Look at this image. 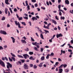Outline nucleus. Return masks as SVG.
Wrapping results in <instances>:
<instances>
[{"label":"nucleus","mask_w":73,"mask_h":73,"mask_svg":"<svg viewBox=\"0 0 73 73\" xmlns=\"http://www.w3.org/2000/svg\"><path fill=\"white\" fill-rule=\"evenodd\" d=\"M7 69H7V71L8 72H10V69L9 68H12V65L9 62H8L7 63Z\"/></svg>","instance_id":"1"},{"label":"nucleus","mask_w":73,"mask_h":73,"mask_svg":"<svg viewBox=\"0 0 73 73\" xmlns=\"http://www.w3.org/2000/svg\"><path fill=\"white\" fill-rule=\"evenodd\" d=\"M0 65L3 66V67H5V63L2 60L0 59Z\"/></svg>","instance_id":"2"},{"label":"nucleus","mask_w":73,"mask_h":73,"mask_svg":"<svg viewBox=\"0 0 73 73\" xmlns=\"http://www.w3.org/2000/svg\"><path fill=\"white\" fill-rule=\"evenodd\" d=\"M15 23L16 25H18V28H19L21 29V26H20V23H19V22H18L17 23V21H15Z\"/></svg>","instance_id":"3"},{"label":"nucleus","mask_w":73,"mask_h":73,"mask_svg":"<svg viewBox=\"0 0 73 73\" xmlns=\"http://www.w3.org/2000/svg\"><path fill=\"white\" fill-rule=\"evenodd\" d=\"M0 33H1V34H3V35H6L7 34L6 31H4L1 30Z\"/></svg>","instance_id":"4"},{"label":"nucleus","mask_w":73,"mask_h":73,"mask_svg":"<svg viewBox=\"0 0 73 73\" xmlns=\"http://www.w3.org/2000/svg\"><path fill=\"white\" fill-rule=\"evenodd\" d=\"M56 37L58 38L59 37H62L63 36V35H62V34L60 33L59 34H57L56 35Z\"/></svg>","instance_id":"5"},{"label":"nucleus","mask_w":73,"mask_h":73,"mask_svg":"<svg viewBox=\"0 0 73 73\" xmlns=\"http://www.w3.org/2000/svg\"><path fill=\"white\" fill-rule=\"evenodd\" d=\"M23 56L24 57V58L25 59H27V57H29V56L27 54H25L23 55Z\"/></svg>","instance_id":"6"},{"label":"nucleus","mask_w":73,"mask_h":73,"mask_svg":"<svg viewBox=\"0 0 73 73\" xmlns=\"http://www.w3.org/2000/svg\"><path fill=\"white\" fill-rule=\"evenodd\" d=\"M24 68L25 69H28V66L27 64H25L24 65Z\"/></svg>","instance_id":"7"},{"label":"nucleus","mask_w":73,"mask_h":73,"mask_svg":"<svg viewBox=\"0 0 73 73\" xmlns=\"http://www.w3.org/2000/svg\"><path fill=\"white\" fill-rule=\"evenodd\" d=\"M11 38H12V40L13 42V43H15V39L14 37H11Z\"/></svg>","instance_id":"8"},{"label":"nucleus","mask_w":73,"mask_h":73,"mask_svg":"<svg viewBox=\"0 0 73 73\" xmlns=\"http://www.w3.org/2000/svg\"><path fill=\"white\" fill-rule=\"evenodd\" d=\"M52 21L53 23H54L55 25H56V24H57V22H56V21H54V20L52 19Z\"/></svg>","instance_id":"9"},{"label":"nucleus","mask_w":73,"mask_h":73,"mask_svg":"<svg viewBox=\"0 0 73 73\" xmlns=\"http://www.w3.org/2000/svg\"><path fill=\"white\" fill-rule=\"evenodd\" d=\"M5 12L6 15H7L8 13V9L7 8H5Z\"/></svg>","instance_id":"10"},{"label":"nucleus","mask_w":73,"mask_h":73,"mask_svg":"<svg viewBox=\"0 0 73 73\" xmlns=\"http://www.w3.org/2000/svg\"><path fill=\"white\" fill-rule=\"evenodd\" d=\"M21 41L23 44H27V42L25 40H22Z\"/></svg>","instance_id":"11"},{"label":"nucleus","mask_w":73,"mask_h":73,"mask_svg":"<svg viewBox=\"0 0 73 73\" xmlns=\"http://www.w3.org/2000/svg\"><path fill=\"white\" fill-rule=\"evenodd\" d=\"M32 19L33 21H34L35 20H37V19L35 17H33L32 18Z\"/></svg>","instance_id":"12"},{"label":"nucleus","mask_w":73,"mask_h":73,"mask_svg":"<svg viewBox=\"0 0 73 73\" xmlns=\"http://www.w3.org/2000/svg\"><path fill=\"white\" fill-rule=\"evenodd\" d=\"M65 3L66 4H69V1L68 0H66L65 1Z\"/></svg>","instance_id":"13"},{"label":"nucleus","mask_w":73,"mask_h":73,"mask_svg":"<svg viewBox=\"0 0 73 73\" xmlns=\"http://www.w3.org/2000/svg\"><path fill=\"white\" fill-rule=\"evenodd\" d=\"M19 64H20V65H21V62L20 61H18L17 63L16 64L18 65H19Z\"/></svg>","instance_id":"14"},{"label":"nucleus","mask_w":73,"mask_h":73,"mask_svg":"<svg viewBox=\"0 0 73 73\" xmlns=\"http://www.w3.org/2000/svg\"><path fill=\"white\" fill-rule=\"evenodd\" d=\"M29 59L30 60H35V58H34L32 56H31L29 58Z\"/></svg>","instance_id":"15"},{"label":"nucleus","mask_w":73,"mask_h":73,"mask_svg":"<svg viewBox=\"0 0 73 73\" xmlns=\"http://www.w3.org/2000/svg\"><path fill=\"white\" fill-rule=\"evenodd\" d=\"M45 59V57L44 56H42L41 58V61H43Z\"/></svg>","instance_id":"16"},{"label":"nucleus","mask_w":73,"mask_h":73,"mask_svg":"<svg viewBox=\"0 0 73 73\" xmlns=\"http://www.w3.org/2000/svg\"><path fill=\"white\" fill-rule=\"evenodd\" d=\"M40 37L41 38H42V39H44V36H43V35H42V34H41Z\"/></svg>","instance_id":"17"},{"label":"nucleus","mask_w":73,"mask_h":73,"mask_svg":"<svg viewBox=\"0 0 73 73\" xmlns=\"http://www.w3.org/2000/svg\"><path fill=\"white\" fill-rule=\"evenodd\" d=\"M40 64H39V65H38V66H39L40 68H41V67H42V64H43L42 63H40Z\"/></svg>","instance_id":"18"},{"label":"nucleus","mask_w":73,"mask_h":73,"mask_svg":"<svg viewBox=\"0 0 73 73\" xmlns=\"http://www.w3.org/2000/svg\"><path fill=\"white\" fill-rule=\"evenodd\" d=\"M17 56L18 57H19V58H24L23 56L21 55H17Z\"/></svg>","instance_id":"19"},{"label":"nucleus","mask_w":73,"mask_h":73,"mask_svg":"<svg viewBox=\"0 0 73 73\" xmlns=\"http://www.w3.org/2000/svg\"><path fill=\"white\" fill-rule=\"evenodd\" d=\"M60 72L59 73H61L62 72V68H60L59 69Z\"/></svg>","instance_id":"20"},{"label":"nucleus","mask_w":73,"mask_h":73,"mask_svg":"<svg viewBox=\"0 0 73 73\" xmlns=\"http://www.w3.org/2000/svg\"><path fill=\"white\" fill-rule=\"evenodd\" d=\"M29 54L30 55H32V54H33V52H29Z\"/></svg>","instance_id":"21"},{"label":"nucleus","mask_w":73,"mask_h":73,"mask_svg":"<svg viewBox=\"0 0 73 73\" xmlns=\"http://www.w3.org/2000/svg\"><path fill=\"white\" fill-rule=\"evenodd\" d=\"M34 48H34V49L36 51H38V48H37V47H34Z\"/></svg>","instance_id":"22"},{"label":"nucleus","mask_w":73,"mask_h":73,"mask_svg":"<svg viewBox=\"0 0 73 73\" xmlns=\"http://www.w3.org/2000/svg\"><path fill=\"white\" fill-rule=\"evenodd\" d=\"M11 58L12 59V60H13L14 61H16V59H15V58L13 57H11Z\"/></svg>","instance_id":"23"},{"label":"nucleus","mask_w":73,"mask_h":73,"mask_svg":"<svg viewBox=\"0 0 73 73\" xmlns=\"http://www.w3.org/2000/svg\"><path fill=\"white\" fill-rule=\"evenodd\" d=\"M49 56H50V54H48L46 56V59H48L49 58Z\"/></svg>","instance_id":"24"},{"label":"nucleus","mask_w":73,"mask_h":73,"mask_svg":"<svg viewBox=\"0 0 73 73\" xmlns=\"http://www.w3.org/2000/svg\"><path fill=\"white\" fill-rule=\"evenodd\" d=\"M61 5H58V8H59V10L58 11H60L61 10L60 9H61Z\"/></svg>","instance_id":"25"},{"label":"nucleus","mask_w":73,"mask_h":73,"mask_svg":"<svg viewBox=\"0 0 73 73\" xmlns=\"http://www.w3.org/2000/svg\"><path fill=\"white\" fill-rule=\"evenodd\" d=\"M37 66H36V65H34L33 66L34 69H37Z\"/></svg>","instance_id":"26"},{"label":"nucleus","mask_w":73,"mask_h":73,"mask_svg":"<svg viewBox=\"0 0 73 73\" xmlns=\"http://www.w3.org/2000/svg\"><path fill=\"white\" fill-rule=\"evenodd\" d=\"M64 65V64H62L61 65H60L59 67H58V68L59 69L60 68H61L63 67V66Z\"/></svg>","instance_id":"27"},{"label":"nucleus","mask_w":73,"mask_h":73,"mask_svg":"<svg viewBox=\"0 0 73 73\" xmlns=\"http://www.w3.org/2000/svg\"><path fill=\"white\" fill-rule=\"evenodd\" d=\"M24 50H25V51H27V52H28L29 51V48L27 47V48L25 49Z\"/></svg>","instance_id":"28"},{"label":"nucleus","mask_w":73,"mask_h":73,"mask_svg":"<svg viewBox=\"0 0 73 73\" xmlns=\"http://www.w3.org/2000/svg\"><path fill=\"white\" fill-rule=\"evenodd\" d=\"M11 56H13V57H16V56L14 54H13L12 53H11Z\"/></svg>","instance_id":"29"},{"label":"nucleus","mask_w":73,"mask_h":73,"mask_svg":"<svg viewBox=\"0 0 73 73\" xmlns=\"http://www.w3.org/2000/svg\"><path fill=\"white\" fill-rule=\"evenodd\" d=\"M9 61H11V62H12V59L11 58H10V57H9Z\"/></svg>","instance_id":"30"},{"label":"nucleus","mask_w":73,"mask_h":73,"mask_svg":"<svg viewBox=\"0 0 73 73\" xmlns=\"http://www.w3.org/2000/svg\"><path fill=\"white\" fill-rule=\"evenodd\" d=\"M58 11L59 12V14L60 16H61V15H62V13H61V12L60 10H58Z\"/></svg>","instance_id":"31"},{"label":"nucleus","mask_w":73,"mask_h":73,"mask_svg":"<svg viewBox=\"0 0 73 73\" xmlns=\"http://www.w3.org/2000/svg\"><path fill=\"white\" fill-rule=\"evenodd\" d=\"M5 20V17H3L1 19V20L3 21Z\"/></svg>","instance_id":"32"},{"label":"nucleus","mask_w":73,"mask_h":73,"mask_svg":"<svg viewBox=\"0 0 73 73\" xmlns=\"http://www.w3.org/2000/svg\"><path fill=\"white\" fill-rule=\"evenodd\" d=\"M18 19L19 20V21H21V20L23 19V17H19Z\"/></svg>","instance_id":"33"},{"label":"nucleus","mask_w":73,"mask_h":73,"mask_svg":"<svg viewBox=\"0 0 73 73\" xmlns=\"http://www.w3.org/2000/svg\"><path fill=\"white\" fill-rule=\"evenodd\" d=\"M21 24H22L23 25H24V26L26 25V24L24 22H22L21 23Z\"/></svg>","instance_id":"34"},{"label":"nucleus","mask_w":73,"mask_h":73,"mask_svg":"<svg viewBox=\"0 0 73 73\" xmlns=\"http://www.w3.org/2000/svg\"><path fill=\"white\" fill-rule=\"evenodd\" d=\"M23 17L24 19H26V20H28V17Z\"/></svg>","instance_id":"35"},{"label":"nucleus","mask_w":73,"mask_h":73,"mask_svg":"<svg viewBox=\"0 0 73 73\" xmlns=\"http://www.w3.org/2000/svg\"><path fill=\"white\" fill-rule=\"evenodd\" d=\"M9 10L10 11V12L11 13H13V12H12V9H11V8H9Z\"/></svg>","instance_id":"36"},{"label":"nucleus","mask_w":73,"mask_h":73,"mask_svg":"<svg viewBox=\"0 0 73 73\" xmlns=\"http://www.w3.org/2000/svg\"><path fill=\"white\" fill-rule=\"evenodd\" d=\"M60 19H62L63 20H64L65 19V17H61Z\"/></svg>","instance_id":"37"},{"label":"nucleus","mask_w":73,"mask_h":73,"mask_svg":"<svg viewBox=\"0 0 73 73\" xmlns=\"http://www.w3.org/2000/svg\"><path fill=\"white\" fill-rule=\"evenodd\" d=\"M32 44L33 45H37V42H35V43H32Z\"/></svg>","instance_id":"38"},{"label":"nucleus","mask_w":73,"mask_h":73,"mask_svg":"<svg viewBox=\"0 0 73 73\" xmlns=\"http://www.w3.org/2000/svg\"><path fill=\"white\" fill-rule=\"evenodd\" d=\"M69 70L68 69H66L65 70V72H66V73H68V72H69Z\"/></svg>","instance_id":"39"},{"label":"nucleus","mask_w":73,"mask_h":73,"mask_svg":"<svg viewBox=\"0 0 73 73\" xmlns=\"http://www.w3.org/2000/svg\"><path fill=\"white\" fill-rule=\"evenodd\" d=\"M20 60L22 62V63H24V62H25V60H24L21 59Z\"/></svg>","instance_id":"40"},{"label":"nucleus","mask_w":73,"mask_h":73,"mask_svg":"<svg viewBox=\"0 0 73 73\" xmlns=\"http://www.w3.org/2000/svg\"><path fill=\"white\" fill-rule=\"evenodd\" d=\"M73 10H70V13H72V14H73Z\"/></svg>","instance_id":"41"},{"label":"nucleus","mask_w":73,"mask_h":73,"mask_svg":"<svg viewBox=\"0 0 73 73\" xmlns=\"http://www.w3.org/2000/svg\"><path fill=\"white\" fill-rule=\"evenodd\" d=\"M50 56H54V53L53 52H52L51 53V54L50 55Z\"/></svg>","instance_id":"42"},{"label":"nucleus","mask_w":73,"mask_h":73,"mask_svg":"<svg viewBox=\"0 0 73 73\" xmlns=\"http://www.w3.org/2000/svg\"><path fill=\"white\" fill-rule=\"evenodd\" d=\"M25 3H26V5L27 6H28V1H25Z\"/></svg>","instance_id":"43"},{"label":"nucleus","mask_w":73,"mask_h":73,"mask_svg":"<svg viewBox=\"0 0 73 73\" xmlns=\"http://www.w3.org/2000/svg\"><path fill=\"white\" fill-rule=\"evenodd\" d=\"M17 10L16 8H15L14 9V11L15 12H17Z\"/></svg>","instance_id":"44"},{"label":"nucleus","mask_w":73,"mask_h":73,"mask_svg":"<svg viewBox=\"0 0 73 73\" xmlns=\"http://www.w3.org/2000/svg\"><path fill=\"white\" fill-rule=\"evenodd\" d=\"M8 16H11V14L10 13V12H9V11H8Z\"/></svg>","instance_id":"45"},{"label":"nucleus","mask_w":73,"mask_h":73,"mask_svg":"<svg viewBox=\"0 0 73 73\" xmlns=\"http://www.w3.org/2000/svg\"><path fill=\"white\" fill-rule=\"evenodd\" d=\"M58 64H59V62H57L55 63V65H56V66H57L58 65Z\"/></svg>","instance_id":"46"},{"label":"nucleus","mask_w":73,"mask_h":73,"mask_svg":"<svg viewBox=\"0 0 73 73\" xmlns=\"http://www.w3.org/2000/svg\"><path fill=\"white\" fill-rule=\"evenodd\" d=\"M33 65L32 64H30V66L31 68H32L33 67Z\"/></svg>","instance_id":"47"},{"label":"nucleus","mask_w":73,"mask_h":73,"mask_svg":"<svg viewBox=\"0 0 73 73\" xmlns=\"http://www.w3.org/2000/svg\"><path fill=\"white\" fill-rule=\"evenodd\" d=\"M44 50V48H40V51L41 52H42Z\"/></svg>","instance_id":"48"},{"label":"nucleus","mask_w":73,"mask_h":73,"mask_svg":"<svg viewBox=\"0 0 73 73\" xmlns=\"http://www.w3.org/2000/svg\"><path fill=\"white\" fill-rule=\"evenodd\" d=\"M31 1L33 2V3H35L36 2V0H32Z\"/></svg>","instance_id":"49"},{"label":"nucleus","mask_w":73,"mask_h":73,"mask_svg":"<svg viewBox=\"0 0 73 73\" xmlns=\"http://www.w3.org/2000/svg\"><path fill=\"white\" fill-rule=\"evenodd\" d=\"M64 68H66L67 66V65L66 64H63V65Z\"/></svg>","instance_id":"50"},{"label":"nucleus","mask_w":73,"mask_h":73,"mask_svg":"<svg viewBox=\"0 0 73 73\" xmlns=\"http://www.w3.org/2000/svg\"><path fill=\"white\" fill-rule=\"evenodd\" d=\"M60 11L62 12V13H63L65 14V12H64V11L62 10H60Z\"/></svg>","instance_id":"51"},{"label":"nucleus","mask_w":73,"mask_h":73,"mask_svg":"<svg viewBox=\"0 0 73 73\" xmlns=\"http://www.w3.org/2000/svg\"><path fill=\"white\" fill-rule=\"evenodd\" d=\"M44 32L46 33H49V31L46 30H44Z\"/></svg>","instance_id":"52"},{"label":"nucleus","mask_w":73,"mask_h":73,"mask_svg":"<svg viewBox=\"0 0 73 73\" xmlns=\"http://www.w3.org/2000/svg\"><path fill=\"white\" fill-rule=\"evenodd\" d=\"M31 40H32V41H35V40L33 38H32V37H31Z\"/></svg>","instance_id":"53"},{"label":"nucleus","mask_w":73,"mask_h":73,"mask_svg":"<svg viewBox=\"0 0 73 73\" xmlns=\"http://www.w3.org/2000/svg\"><path fill=\"white\" fill-rule=\"evenodd\" d=\"M5 3L6 4H9V3H8V1H6H6H5Z\"/></svg>","instance_id":"54"},{"label":"nucleus","mask_w":73,"mask_h":73,"mask_svg":"<svg viewBox=\"0 0 73 73\" xmlns=\"http://www.w3.org/2000/svg\"><path fill=\"white\" fill-rule=\"evenodd\" d=\"M68 52H72V50L70 49H68Z\"/></svg>","instance_id":"55"},{"label":"nucleus","mask_w":73,"mask_h":73,"mask_svg":"<svg viewBox=\"0 0 73 73\" xmlns=\"http://www.w3.org/2000/svg\"><path fill=\"white\" fill-rule=\"evenodd\" d=\"M58 28L59 31H60V29H61V28L60 27V26H58Z\"/></svg>","instance_id":"56"},{"label":"nucleus","mask_w":73,"mask_h":73,"mask_svg":"<svg viewBox=\"0 0 73 73\" xmlns=\"http://www.w3.org/2000/svg\"><path fill=\"white\" fill-rule=\"evenodd\" d=\"M29 25L30 26H32V23L30 21L29 22Z\"/></svg>","instance_id":"57"},{"label":"nucleus","mask_w":73,"mask_h":73,"mask_svg":"<svg viewBox=\"0 0 73 73\" xmlns=\"http://www.w3.org/2000/svg\"><path fill=\"white\" fill-rule=\"evenodd\" d=\"M44 20L45 21H48V18H46L44 19Z\"/></svg>","instance_id":"58"},{"label":"nucleus","mask_w":73,"mask_h":73,"mask_svg":"<svg viewBox=\"0 0 73 73\" xmlns=\"http://www.w3.org/2000/svg\"><path fill=\"white\" fill-rule=\"evenodd\" d=\"M3 48L2 46H0V50H3Z\"/></svg>","instance_id":"59"},{"label":"nucleus","mask_w":73,"mask_h":73,"mask_svg":"<svg viewBox=\"0 0 73 73\" xmlns=\"http://www.w3.org/2000/svg\"><path fill=\"white\" fill-rule=\"evenodd\" d=\"M58 60L59 61H62V60L60 59V58H58Z\"/></svg>","instance_id":"60"},{"label":"nucleus","mask_w":73,"mask_h":73,"mask_svg":"<svg viewBox=\"0 0 73 73\" xmlns=\"http://www.w3.org/2000/svg\"><path fill=\"white\" fill-rule=\"evenodd\" d=\"M35 7H38V5H37V4L36 3L35 4Z\"/></svg>","instance_id":"61"},{"label":"nucleus","mask_w":73,"mask_h":73,"mask_svg":"<svg viewBox=\"0 0 73 73\" xmlns=\"http://www.w3.org/2000/svg\"><path fill=\"white\" fill-rule=\"evenodd\" d=\"M46 4L47 5H48V6H49V2H48L46 1Z\"/></svg>","instance_id":"62"},{"label":"nucleus","mask_w":73,"mask_h":73,"mask_svg":"<svg viewBox=\"0 0 73 73\" xmlns=\"http://www.w3.org/2000/svg\"><path fill=\"white\" fill-rule=\"evenodd\" d=\"M27 9L29 10L30 9V6H29V5H28L27 7Z\"/></svg>","instance_id":"63"},{"label":"nucleus","mask_w":73,"mask_h":73,"mask_svg":"<svg viewBox=\"0 0 73 73\" xmlns=\"http://www.w3.org/2000/svg\"><path fill=\"white\" fill-rule=\"evenodd\" d=\"M7 27L8 28L10 27V25L9 24H8L7 25Z\"/></svg>","instance_id":"64"}]
</instances>
